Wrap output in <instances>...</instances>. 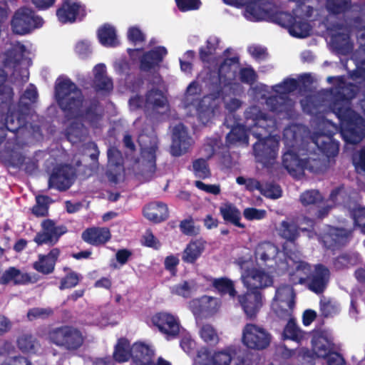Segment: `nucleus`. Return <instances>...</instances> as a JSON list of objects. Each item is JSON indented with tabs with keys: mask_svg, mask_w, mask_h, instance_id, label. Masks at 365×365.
Instances as JSON below:
<instances>
[{
	"mask_svg": "<svg viewBox=\"0 0 365 365\" xmlns=\"http://www.w3.org/2000/svg\"><path fill=\"white\" fill-rule=\"evenodd\" d=\"M337 86L332 91L333 102L330 105L332 112L339 120V127L329 120H326L325 126L330 125L331 130L327 132L315 133L312 140L319 150L329 158L338 155L339 143L334 140V135L340 130L344 141L349 144H356L362 140L365 135V125L363 118L350 106L359 91V87L353 83H346L343 76L336 78Z\"/></svg>",
	"mask_w": 365,
	"mask_h": 365,
	"instance_id": "obj_1",
	"label": "nucleus"
},
{
	"mask_svg": "<svg viewBox=\"0 0 365 365\" xmlns=\"http://www.w3.org/2000/svg\"><path fill=\"white\" fill-rule=\"evenodd\" d=\"M56 102L67 120H81L87 122L91 127L97 128L102 119L98 108L100 103L96 99L90 100L88 106L82 109L84 96L81 90L70 78L58 79L54 86Z\"/></svg>",
	"mask_w": 365,
	"mask_h": 365,
	"instance_id": "obj_2",
	"label": "nucleus"
},
{
	"mask_svg": "<svg viewBox=\"0 0 365 365\" xmlns=\"http://www.w3.org/2000/svg\"><path fill=\"white\" fill-rule=\"evenodd\" d=\"M253 122L251 133L257 140L253 145V153L257 162L268 167L274 163L279 150V141L272 136L277 128V121L259 110L253 117Z\"/></svg>",
	"mask_w": 365,
	"mask_h": 365,
	"instance_id": "obj_3",
	"label": "nucleus"
},
{
	"mask_svg": "<svg viewBox=\"0 0 365 365\" xmlns=\"http://www.w3.org/2000/svg\"><path fill=\"white\" fill-rule=\"evenodd\" d=\"M296 272H302L306 277H297L292 274V281L294 284L304 285L309 290L316 294H322L327 289L331 277L329 269L323 264L319 263L312 266L307 262L299 261L295 267Z\"/></svg>",
	"mask_w": 365,
	"mask_h": 365,
	"instance_id": "obj_4",
	"label": "nucleus"
},
{
	"mask_svg": "<svg viewBox=\"0 0 365 365\" xmlns=\"http://www.w3.org/2000/svg\"><path fill=\"white\" fill-rule=\"evenodd\" d=\"M298 87L299 82L296 79L284 80L283 82L274 86L276 92H279L281 89L283 93L269 96L266 99V105L271 111L282 115V118H292L294 114V104L287 95L296 91Z\"/></svg>",
	"mask_w": 365,
	"mask_h": 365,
	"instance_id": "obj_5",
	"label": "nucleus"
},
{
	"mask_svg": "<svg viewBox=\"0 0 365 365\" xmlns=\"http://www.w3.org/2000/svg\"><path fill=\"white\" fill-rule=\"evenodd\" d=\"M48 339L52 344L67 351L78 350L84 341L82 332L69 325H63L51 329L48 332Z\"/></svg>",
	"mask_w": 365,
	"mask_h": 365,
	"instance_id": "obj_6",
	"label": "nucleus"
},
{
	"mask_svg": "<svg viewBox=\"0 0 365 365\" xmlns=\"http://www.w3.org/2000/svg\"><path fill=\"white\" fill-rule=\"evenodd\" d=\"M42 18L35 14L31 9L21 7L17 9L11 21L12 31L19 35H25L43 25Z\"/></svg>",
	"mask_w": 365,
	"mask_h": 365,
	"instance_id": "obj_7",
	"label": "nucleus"
},
{
	"mask_svg": "<svg viewBox=\"0 0 365 365\" xmlns=\"http://www.w3.org/2000/svg\"><path fill=\"white\" fill-rule=\"evenodd\" d=\"M294 289L289 284H282L276 289L275 302L272 304V309L279 319L289 320L292 318V315L294 307Z\"/></svg>",
	"mask_w": 365,
	"mask_h": 365,
	"instance_id": "obj_8",
	"label": "nucleus"
},
{
	"mask_svg": "<svg viewBox=\"0 0 365 365\" xmlns=\"http://www.w3.org/2000/svg\"><path fill=\"white\" fill-rule=\"evenodd\" d=\"M242 342L249 349L262 350L270 344L271 335L264 328L247 324L242 331Z\"/></svg>",
	"mask_w": 365,
	"mask_h": 365,
	"instance_id": "obj_9",
	"label": "nucleus"
},
{
	"mask_svg": "<svg viewBox=\"0 0 365 365\" xmlns=\"http://www.w3.org/2000/svg\"><path fill=\"white\" fill-rule=\"evenodd\" d=\"M76 177L75 169L70 165L62 164L55 167L48 179V187L63 192L68 190Z\"/></svg>",
	"mask_w": 365,
	"mask_h": 365,
	"instance_id": "obj_10",
	"label": "nucleus"
},
{
	"mask_svg": "<svg viewBox=\"0 0 365 365\" xmlns=\"http://www.w3.org/2000/svg\"><path fill=\"white\" fill-rule=\"evenodd\" d=\"M41 225L43 231L37 232L34 238V241L38 246L43 244L54 245L60 237L68 231L65 225L56 226L55 222L51 219L43 220Z\"/></svg>",
	"mask_w": 365,
	"mask_h": 365,
	"instance_id": "obj_11",
	"label": "nucleus"
},
{
	"mask_svg": "<svg viewBox=\"0 0 365 365\" xmlns=\"http://www.w3.org/2000/svg\"><path fill=\"white\" fill-rule=\"evenodd\" d=\"M241 278L245 286L250 291L260 292V289L273 283L272 277L268 273L256 268L245 269Z\"/></svg>",
	"mask_w": 365,
	"mask_h": 365,
	"instance_id": "obj_12",
	"label": "nucleus"
},
{
	"mask_svg": "<svg viewBox=\"0 0 365 365\" xmlns=\"http://www.w3.org/2000/svg\"><path fill=\"white\" fill-rule=\"evenodd\" d=\"M56 16L62 24L74 23L77 18L82 20L86 16V6L81 2L63 0L56 10Z\"/></svg>",
	"mask_w": 365,
	"mask_h": 365,
	"instance_id": "obj_13",
	"label": "nucleus"
},
{
	"mask_svg": "<svg viewBox=\"0 0 365 365\" xmlns=\"http://www.w3.org/2000/svg\"><path fill=\"white\" fill-rule=\"evenodd\" d=\"M39 279L36 274H30L23 272L16 267H8L0 277V284L14 286L27 285L35 284Z\"/></svg>",
	"mask_w": 365,
	"mask_h": 365,
	"instance_id": "obj_14",
	"label": "nucleus"
},
{
	"mask_svg": "<svg viewBox=\"0 0 365 365\" xmlns=\"http://www.w3.org/2000/svg\"><path fill=\"white\" fill-rule=\"evenodd\" d=\"M237 297L238 302L247 318L250 320L255 319L262 307V296L261 292L247 289L245 293L237 294Z\"/></svg>",
	"mask_w": 365,
	"mask_h": 365,
	"instance_id": "obj_15",
	"label": "nucleus"
},
{
	"mask_svg": "<svg viewBox=\"0 0 365 365\" xmlns=\"http://www.w3.org/2000/svg\"><path fill=\"white\" fill-rule=\"evenodd\" d=\"M151 320L160 332L168 336H177L180 333L178 319L172 314L164 312H158L153 316Z\"/></svg>",
	"mask_w": 365,
	"mask_h": 365,
	"instance_id": "obj_16",
	"label": "nucleus"
},
{
	"mask_svg": "<svg viewBox=\"0 0 365 365\" xmlns=\"http://www.w3.org/2000/svg\"><path fill=\"white\" fill-rule=\"evenodd\" d=\"M192 138L182 124L174 127L172 135L170 153L172 155L178 157L187 153L191 145Z\"/></svg>",
	"mask_w": 365,
	"mask_h": 365,
	"instance_id": "obj_17",
	"label": "nucleus"
},
{
	"mask_svg": "<svg viewBox=\"0 0 365 365\" xmlns=\"http://www.w3.org/2000/svg\"><path fill=\"white\" fill-rule=\"evenodd\" d=\"M351 231L346 229L331 227L323 236L324 246L329 250H339L348 243Z\"/></svg>",
	"mask_w": 365,
	"mask_h": 365,
	"instance_id": "obj_18",
	"label": "nucleus"
},
{
	"mask_svg": "<svg viewBox=\"0 0 365 365\" xmlns=\"http://www.w3.org/2000/svg\"><path fill=\"white\" fill-rule=\"evenodd\" d=\"M197 357L201 365H230L232 359L231 354L227 351H215L211 354L207 347H202L199 349Z\"/></svg>",
	"mask_w": 365,
	"mask_h": 365,
	"instance_id": "obj_19",
	"label": "nucleus"
},
{
	"mask_svg": "<svg viewBox=\"0 0 365 365\" xmlns=\"http://www.w3.org/2000/svg\"><path fill=\"white\" fill-rule=\"evenodd\" d=\"M326 9L333 16L344 15L355 10L365 16V4L352 2V0H326Z\"/></svg>",
	"mask_w": 365,
	"mask_h": 365,
	"instance_id": "obj_20",
	"label": "nucleus"
},
{
	"mask_svg": "<svg viewBox=\"0 0 365 365\" xmlns=\"http://www.w3.org/2000/svg\"><path fill=\"white\" fill-rule=\"evenodd\" d=\"M167 53V49L164 46H157L144 53L140 58V71L149 72L159 66Z\"/></svg>",
	"mask_w": 365,
	"mask_h": 365,
	"instance_id": "obj_21",
	"label": "nucleus"
},
{
	"mask_svg": "<svg viewBox=\"0 0 365 365\" xmlns=\"http://www.w3.org/2000/svg\"><path fill=\"white\" fill-rule=\"evenodd\" d=\"M220 306V303L217 297L207 295L193 299L189 302V307L195 314H213L217 312Z\"/></svg>",
	"mask_w": 365,
	"mask_h": 365,
	"instance_id": "obj_22",
	"label": "nucleus"
},
{
	"mask_svg": "<svg viewBox=\"0 0 365 365\" xmlns=\"http://www.w3.org/2000/svg\"><path fill=\"white\" fill-rule=\"evenodd\" d=\"M82 240L93 246L105 245L111 238L110 232L107 227H93L86 228L81 234Z\"/></svg>",
	"mask_w": 365,
	"mask_h": 365,
	"instance_id": "obj_23",
	"label": "nucleus"
},
{
	"mask_svg": "<svg viewBox=\"0 0 365 365\" xmlns=\"http://www.w3.org/2000/svg\"><path fill=\"white\" fill-rule=\"evenodd\" d=\"M94 77L92 87L96 92L109 93L113 88L111 78L106 74V68L103 63L97 64L94 67Z\"/></svg>",
	"mask_w": 365,
	"mask_h": 365,
	"instance_id": "obj_24",
	"label": "nucleus"
},
{
	"mask_svg": "<svg viewBox=\"0 0 365 365\" xmlns=\"http://www.w3.org/2000/svg\"><path fill=\"white\" fill-rule=\"evenodd\" d=\"M59 255L60 250L58 248H53L47 255H40L38 260L33 264L34 269L43 274L52 273Z\"/></svg>",
	"mask_w": 365,
	"mask_h": 365,
	"instance_id": "obj_25",
	"label": "nucleus"
},
{
	"mask_svg": "<svg viewBox=\"0 0 365 365\" xmlns=\"http://www.w3.org/2000/svg\"><path fill=\"white\" fill-rule=\"evenodd\" d=\"M8 74L4 68H0V115L9 111L10 106L13 103V88L6 85Z\"/></svg>",
	"mask_w": 365,
	"mask_h": 365,
	"instance_id": "obj_26",
	"label": "nucleus"
},
{
	"mask_svg": "<svg viewBox=\"0 0 365 365\" xmlns=\"http://www.w3.org/2000/svg\"><path fill=\"white\" fill-rule=\"evenodd\" d=\"M144 217L155 223L165 221L169 216L167 205L161 202H150L143 210Z\"/></svg>",
	"mask_w": 365,
	"mask_h": 365,
	"instance_id": "obj_27",
	"label": "nucleus"
},
{
	"mask_svg": "<svg viewBox=\"0 0 365 365\" xmlns=\"http://www.w3.org/2000/svg\"><path fill=\"white\" fill-rule=\"evenodd\" d=\"M108 156V175H112V180H115L117 176L124 170V159L120 150L114 146L110 147L107 150Z\"/></svg>",
	"mask_w": 365,
	"mask_h": 365,
	"instance_id": "obj_28",
	"label": "nucleus"
},
{
	"mask_svg": "<svg viewBox=\"0 0 365 365\" xmlns=\"http://www.w3.org/2000/svg\"><path fill=\"white\" fill-rule=\"evenodd\" d=\"M304 159L291 150H288L282 155V165L293 177L297 178L303 174L304 168Z\"/></svg>",
	"mask_w": 365,
	"mask_h": 365,
	"instance_id": "obj_29",
	"label": "nucleus"
},
{
	"mask_svg": "<svg viewBox=\"0 0 365 365\" xmlns=\"http://www.w3.org/2000/svg\"><path fill=\"white\" fill-rule=\"evenodd\" d=\"M211 285L215 290L221 296H228L230 299H234L237 296V291L235 282L227 277L211 279Z\"/></svg>",
	"mask_w": 365,
	"mask_h": 365,
	"instance_id": "obj_30",
	"label": "nucleus"
},
{
	"mask_svg": "<svg viewBox=\"0 0 365 365\" xmlns=\"http://www.w3.org/2000/svg\"><path fill=\"white\" fill-rule=\"evenodd\" d=\"M131 356L136 365L153 364V351L144 343H135L131 350Z\"/></svg>",
	"mask_w": 365,
	"mask_h": 365,
	"instance_id": "obj_31",
	"label": "nucleus"
},
{
	"mask_svg": "<svg viewBox=\"0 0 365 365\" xmlns=\"http://www.w3.org/2000/svg\"><path fill=\"white\" fill-rule=\"evenodd\" d=\"M168 104L167 97L158 88H151L145 95V109L156 110Z\"/></svg>",
	"mask_w": 365,
	"mask_h": 365,
	"instance_id": "obj_32",
	"label": "nucleus"
},
{
	"mask_svg": "<svg viewBox=\"0 0 365 365\" xmlns=\"http://www.w3.org/2000/svg\"><path fill=\"white\" fill-rule=\"evenodd\" d=\"M220 213L226 222H230L235 226L245 228V225L240 222L241 212L233 204L227 202L220 207Z\"/></svg>",
	"mask_w": 365,
	"mask_h": 365,
	"instance_id": "obj_33",
	"label": "nucleus"
},
{
	"mask_svg": "<svg viewBox=\"0 0 365 365\" xmlns=\"http://www.w3.org/2000/svg\"><path fill=\"white\" fill-rule=\"evenodd\" d=\"M278 252L279 249L275 245L270 242H263L257 246L255 255L257 259H259L266 264L274 259Z\"/></svg>",
	"mask_w": 365,
	"mask_h": 365,
	"instance_id": "obj_34",
	"label": "nucleus"
},
{
	"mask_svg": "<svg viewBox=\"0 0 365 365\" xmlns=\"http://www.w3.org/2000/svg\"><path fill=\"white\" fill-rule=\"evenodd\" d=\"M98 38L100 43L107 47H115L118 45L115 29L105 24L98 29Z\"/></svg>",
	"mask_w": 365,
	"mask_h": 365,
	"instance_id": "obj_35",
	"label": "nucleus"
},
{
	"mask_svg": "<svg viewBox=\"0 0 365 365\" xmlns=\"http://www.w3.org/2000/svg\"><path fill=\"white\" fill-rule=\"evenodd\" d=\"M226 143L228 145H236L237 143L248 145L249 135L247 130L243 125H237L232 128L226 136Z\"/></svg>",
	"mask_w": 365,
	"mask_h": 365,
	"instance_id": "obj_36",
	"label": "nucleus"
},
{
	"mask_svg": "<svg viewBox=\"0 0 365 365\" xmlns=\"http://www.w3.org/2000/svg\"><path fill=\"white\" fill-rule=\"evenodd\" d=\"M278 233L281 237L290 242H294L300 235L299 226L292 220L282 221Z\"/></svg>",
	"mask_w": 365,
	"mask_h": 365,
	"instance_id": "obj_37",
	"label": "nucleus"
},
{
	"mask_svg": "<svg viewBox=\"0 0 365 365\" xmlns=\"http://www.w3.org/2000/svg\"><path fill=\"white\" fill-rule=\"evenodd\" d=\"M204 250V246L198 241H191L184 250L182 260L187 264H194L200 257Z\"/></svg>",
	"mask_w": 365,
	"mask_h": 365,
	"instance_id": "obj_38",
	"label": "nucleus"
},
{
	"mask_svg": "<svg viewBox=\"0 0 365 365\" xmlns=\"http://www.w3.org/2000/svg\"><path fill=\"white\" fill-rule=\"evenodd\" d=\"M219 39L215 36H211L206 41V45L199 49V57L202 62L210 63L212 57L215 54L219 45Z\"/></svg>",
	"mask_w": 365,
	"mask_h": 365,
	"instance_id": "obj_39",
	"label": "nucleus"
},
{
	"mask_svg": "<svg viewBox=\"0 0 365 365\" xmlns=\"http://www.w3.org/2000/svg\"><path fill=\"white\" fill-rule=\"evenodd\" d=\"M306 19L297 18L289 30L292 36L297 38H305L310 35L312 26Z\"/></svg>",
	"mask_w": 365,
	"mask_h": 365,
	"instance_id": "obj_40",
	"label": "nucleus"
},
{
	"mask_svg": "<svg viewBox=\"0 0 365 365\" xmlns=\"http://www.w3.org/2000/svg\"><path fill=\"white\" fill-rule=\"evenodd\" d=\"M11 106L12 103L10 106L9 111L0 115V119L4 118L5 120V123H0V125L5 126L6 132L9 130L16 133L22 127V123L20 118L17 117L16 113L11 111Z\"/></svg>",
	"mask_w": 365,
	"mask_h": 365,
	"instance_id": "obj_41",
	"label": "nucleus"
},
{
	"mask_svg": "<svg viewBox=\"0 0 365 365\" xmlns=\"http://www.w3.org/2000/svg\"><path fill=\"white\" fill-rule=\"evenodd\" d=\"M51 201V197L47 195H37L36 204L31 208L32 214L37 217L48 216Z\"/></svg>",
	"mask_w": 365,
	"mask_h": 365,
	"instance_id": "obj_42",
	"label": "nucleus"
},
{
	"mask_svg": "<svg viewBox=\"0 0 365 365\" xmlns=\"http://www.w3.org/2000/svg\"><path fill=\"white\" fill-rule=\"evenodd\" d=\"M19 349L24 353L34 354L38 346V342L31 334H23L17 340Z\"/></svg>",
	"mask_w": 365,
	"mask_h": 365,
	"instance_id": "obj_43",
	"label": "nucleus"
},
{
	"mask_svg": "<svg viewBox=\"0 0 365 365\" xmlns=\"http://www.w3.org/2000/svg\"><path fill=\"white\" fill-rule=\"evenodd\" d=\"M284 339H291L294 341H300L303 339V334L298 327L294 318L288 320L283 330Z\"/></svg>",
	"mask_w": 365,
	"mask_h": 365,
	"instance_id": "obj_44",
	"label": "nucleus"
},
{
	"mask_svg": "<svg viewBox=\"0 0 365 365\" xmlns=\"http://www.w3.org/2000/svg\"><path fill=\"white\" fill-rule=\"evenodd\" d=\"M240 64V58L238 56H233L231 58H225L224 61L220 65L218 69V74L220 78H224L227 80H232L235 77V71L230 73L232 71V66L233 65Z\"/></svg>",
	"mask_w": 365,
	"mask_h": 365,
	"instance_id": "obj_45",
	"label": "nucleus"
},
{
	"mask_svg": "<svg viewBox=\"0 0 365 365\" xmlns=\"http://www.w3.org/2000/svg\"><path fill=\"white\" fill-rule=\"evenodd\" d=\"M299 200L304 206L314 205L319 207L323 203L324 198L318 190H309L300 195Z\"/></svg>",
	"mask_w": 365,
	"mask_h": 365,
	"instance_id": "obj_46",
	"label": "nucleus"
},
{
	"mask_svg": "<svg viewBox=\"0 0 365 365\" xmlns=\"http://www.w3.org/2000/svg\"><path fill=\"white\" fill-rule=\"evenodd\" d=\"M64 272H68L66 274L61 278L59 289L63 290L75 287L81 279L82 277L77 272L71 270L69 267H65Z\"/></svg>",
	"mask_w": 365,
	"mask_h": 365,
	"instance_id": "obj_47",
	"label": "nucleus"
},
{
	"mask_svg": "<svg viewBox=\"0 0 365 365\" xmlns=\"http://www.w3.org/2000/svg\"><path fill=\"white\" fill-rule=\"evenodd\" d=\"M128 346L129 342L126 339L121 338L118 340L113 352V358L116 361L122 363L129 360L131 354L127 349Z\"/></svg>",
	"mask_w": 365,
	"mask_h": 365,
	"instance_id": "obj_48",
	"label": "nucleus"
},
{
	"mask_svg": "<svg viewBox=\"0 0 365 365\" xmlns=\"http://www.w3.org/2000/svg\"><path fill=\"white\" fill-rule=\"evenodd\" d=\"M299 18L292 12L290 14L286 11H277L272 14L271 19L272 21L284 28H288L290 30L293 22L295 19Z\"/></svg>",
	"mask_w": 365,
	"mask_h": 365,
	"instance_id": "obj_49",
	"label": "nucleus"
},
{
	"mask_svg": "<svg viewBox=\"0 0 365 365\" xmlns=\"http://www.w3.org/2000/svg\"><path fill=\"white\" fill-rule=\"evenodd\" d=\"M200 335L202 340L210 346H215L220 341L215 329L209 324H203L200 330Z\"/></svg>",
	"mask_w": 365,
	"mask_h": 365,
	"instance_id": "obj_50",
	"label": "nucleus"
},
{
	"mask_svg": "<svg viewBox=\"0 0 365 365\" xmlns=\"http://www.w3.org/2000/svg\"><path fill=\"white\" fill-rule=\"evenodd\" d=\"M192 170L195 177L198 178L206 179L211 177L209 165L204 158H198L192 162Z\"/></svg>",
	"mask_w": 365,
	"mask_h": 365,
	"instance_id": "obj_51",
	"label": "nucleus"
},
{
	"mask_svg": "<svg viewBox=\"0 0 365 365\" xmlns=\"http://www.w3.org/2000/svg\"><path fill=\"white\" fill-rule=\"evenodd\" d=\"M259 0L251 1L246 5L245 11L252 16V19L258 21L263 20L267 14V11L259 5Z\"/></svg>",
	"mask_w": 365,
	"mask_h": 365,
	"instance_id": "obj_52",
	"label": "nucleus"
},
{
	"mask_svg": "<svg viewBox=\"0 0 365 365\" xmlns=\"http://www.w3.org/2000/svg\"><path fill=\"white\" fill-rule=\"evenodd\" d=\"M320 312L324 317H334L339 312V307L335 302L331 299H327L324 298L320 300Z\"/></svg>",
	"mask_w": 365,
	"mask_h": 365,
	"instance_id": "obj_53",
	"label": "nucleus"
},
{
	"mask_svg": "<svg viewBox=\"0 0 365 365\" xmlns=\"http://www.w3.org/2000/svg\"><path fill=\"white\" fill-rule=\"evenodd\" d=\"M195 285L194 282L183 281L173 287L172 293L186 299L190 298Z\"/></svg>",
	"mask_w": 365,
	"mask_h": 365,
	"instance_id": "obj_54",
	"label": "nucleus"
},
{
	"mask_svg": "<svg viewBox=\"0 0 365 365\" xmlns=\"http://www.w3.org/2000/svg\"><path fill=\"white\" fill-rule=\"evenodd\" d=\"M313 349L319 358L325 359L331 353L327 339H318L313 341Z\"/></svg>",
	"mask_w": 365,
	"mask_h": 365,
	"instance_id": "obj_55",
	"label": "nucleus"
},
{
	"mask_svg": "<svg viewBox=\"0 0 365 365\" xmlns=\"http://www.w3.org/2000/svg\"><path fill=\"white\" fill-rule=\"evenodd\" d=\"M240 80L242 83L252 85L257 80V75L252 67L241 68L239 71Z\"/></svg>",
	"mask_w": 365,
	"mask_h": 365,
	"instance_id": "obj_56",
	"label": "nucleus"
},
{
	"mask_svg": "<svg viewBox=\"0 0 365 365\" xmlns=\"http://www.w3.org/2000/svg\"><path fill=\"white\" fill-rule=\"evenodd\" d=\"M304 168H303V173L305 170L310 173H318L322 170V163L319 158H312L308 157L304 159Z\"/></svg>",
	"mask_w": 365,
	"mask_h": 365,
	"instance_id": "obj_57",
	"label": "nucleus"
},
{
	"mask_svg": "<svg viewBox=\"0 0 365 365\" xmlns=\"http://www.w3.org/2000/svg\"><path fill=\"white\" fill-rule=\"evenodd\" d=\"M53 313L51 308H40L34 307L30 309L27 313V317L29 320H34L36 319H45L52 315Z\"/></svg>",
	"mask_w": 365,
	"mask_h": 365,
	"instance_id": "obj_58",
	"label": "nucleus"
},
{
	"mask_svg": "<svg viewBox=\"0 0 365 365\" xmlns=\"http://www.w3.org/2000/svg\"><path fill=\"white\" fill-rule=\"evenodd\" d=\"M346 195L347 193L345 187L341 185L331 190L329 195V200L335 205L341 204L344 202Z\"/></svg>",
	"mask_w": 365,
	"mask_h": 365,
	"instance_id": "obj_59",
	"label": "nucleus"
},
{
	"mask_svg": "<svg viewBox=\"0 0 365 365\" xmlns=\"http://www.w3.org/2000/svg\"><path fill=\"white\" fill-rule=\"evenodd\" d=\"M178 9L185 12L196 10L200 8L201 2L200 0H175Z\"/></svg>",
	"mask_w": 365,
	"mask_h": 365,
	"instance_id": "obj_60",
	"label": "nucleus"
},
{
	"mask_svg": "<svg viewBox=\"0 0 365 365\" xmlns=\"http://www.w3.org/2000/svg\"><path fill=\"white\" fill-rule=\"evenodd\" d=\"M267 212L255 207H247L244 210L243 215L247 220H262L266 217Z\"/></svg>",
	"mask_w": 365,
	"mask_h": 365,
	"instance_id": "obj_61",
	"label": "nucleus"
},
{
	"mask_svg": "<svg viewBox=\"0 0 365 365\" xmlns=\"http://www.w3.org/2000/svg\"><path fill=\"white\" fill-rule=\"evenodd\" d=\"M128 38L134 44H137L138 43H143L145 41V36L144 34L139 28L136 26H131L129 28L128 31Z\"/></svg>",
	"mask_w": 365,
	"mask_h": 365,
	"instance_id": "obj_62",
	"label": "nucleus"
},
{
	"mask_svg": "<svg viewBox=\"0 0 365 365\" xmlns=\"http://www.w3.org/2000/svg\"><path fill=\"white\" fill-rule=\"evenodd\" d=\"M354 225L365 234V207L356 209L353 213Z\"/></svg>",
	"mask_w": 365,
	"mask_h": 365,
	"instance_id": "obj_63",
	"label": "nucleus"
},
{
	"mask_svg": "<svg viewBox=\"0 0 365 365\" xmlns=\"http://www.w3.org/2000/svg\"><path fill=\"white\" fill-rule=\"evenodd\" d=\"M180 260L178 257L170 255L165 258L164 267L165 269L170 272L173 275H175L177 272V267L179 264Z\"/></svg>",
	"mask_w": 365,
	"mask_h": 365,
	"instance_id": "obj_64",
	"label": "nucleus"
}]
</instances>
